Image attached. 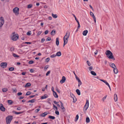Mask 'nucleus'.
Listing matches in <instances>:
<instances>
[{"label":"nucleus","mask_w":124,"mask_h":124,"mask_svg":"<svg viewBox=\"0 0 124 124\" xmlns=\"http://www.w3.org/2000/svg\"><path fill=\"white\" fill-rule=\"evenodd\" d=\"M53 94L54 97L55 98H58V96L57 94V93L55 92H53Z\"/></svg>","instance_id":"a211bd4d"},{"label":"nucleus","mask_w":124,"mask_h":124,"mask_svg":"<svg viewBox=\"0 0 124 124\" xmlns=\"http://www.w3.org/2000/svg\"><path fill=\"white\" fill-rule=\"evenodd\" d=\"M48 65H47L44 68V70H45V69H46L45 70H46L48 68Z\"/></svg>","instance_id":"6e6d98bb"},{"label":"nucleus","mask_w":124,"mask_h":124,"mask_svg":"<svg viewBox=\"0 0 124 124\" xmlns=\"http://www.w3.org/2000/svg\"><path fill=\"white\" fill-rule=\"evenodd\" d=\"M41 32H42L41 31H39L38 32V33L37 34V35L38 36H39V35L41 34Z\"/></svg>","instance_id":"338daca9"},{"label":"nucleus","mask_w":124,"mask_h":124,"mask_svg":"<svg viewBox=\"0 0 124 124\" xmlns=\"http://www.w3.org/2000/svg\"><path fill=\"white\" fill-rule=\"evenodd\" d=\"M10 37L11 39L14 41H16L18 39L19 36L17 34H16L14 32L12 33L10 35Z\"/></svg>","instance_id":"7ed1b4c3"},{"label":"nucleus","mask_w":124,"mask_h":124,"mask_svg":"<svg viewBox=\"0 0 124 124\" xmlns=\"http://www.w3.org/2000/svg\"><path fill=\"white\" fill-rule=\"evenodd\" d=\"M109 65L111 67L113 68V69L115 68L116 67L115 64L113 63H110Z\"/></svg>","instance_id":"f8f14e48"},{"label":"nucleus","mask_w":124,"mask_h":124,"mask_svg":"<svg viewBox=\"0 0 124 124\" xmlns=\"http://www.w3.org/2000/svg\"><path fill=\"white\" fill-rule=\"evenodd\" d=\"M55 113L57 115H59V112L58 111H55Z\"/></svg>","instance_id":"3c124183"},{"label":"nucleus","mask_w":124,"mask_h":124,"mask_svg":"<svg viewBox=\"0 0 124 124\" xmlns=\"http://www.w3.org/2000/svg\"><path fill=\"white\" fill-rule=\"evenodd\" d=\"M22 94V93L19 92L17 93V95L18 96H20Z\"/></svg>","instance_id":"4d7b16f0"},{"label":"nucleus","mask_w":124,"mask_h":124,"mask_svg":"<svg viewBox=\"0 0 124 124\" xmlns=\"http://www.w3.org/2000/svg\"><path fill=\"white\" fill-rule=\"evenodd\" d=\"M76 92L78 95H80V92L79 89H76Z\"/></svg>","instance_id":"412c9836"},{"label":"nucleus","mask_w":124,"mask_h":124,"mask_svg":"<svg viewBox=\"0 0 124 124\" xmlns=\"http://www.w3.org/2000/svg\"><path fill=\"white\" fill-rule=\"evenodd\" d=\"M107 96L106 95L104 97H103V98L102 99V100H103V101H104L106 99V98Z\"/></svg>","instance_id":"8fccbe9b"},{"label":"nucleus","mask_w":124,"mask_h":124,"mask_svg":"<svg viewBox=\"0 0 124 124\" xmlns=\"http://www.w3.org/2000/svg\"><path fill=\"white\" fill-rule=\"evenodd\" d=\"M14 67H11L9 68L8 70L10 71H12L14 70Z\"/></svg>","instance_id":"c85d7f7f"},{"label":"nucleus","mask_w":124,"mask_h":124,"mask_svg":"<svg viewBox=\"0 0 124 124\" xmlns=\"http://www.w3.org/2000/svg\"><path fill=\"white\" fill-rule=\"evenodd\" d=\"M66 80V78L65 76H63L62 77V79L60 81L61 84H62L64 83Z\"/></svg>","instance_id":"9b49d317"},{"label":"nucleus","mask_w":124,"mask_h":124,"mask_svg":"<svg viewBox=\"0 0 124 124\" xmlns=\"http://www.w3.org/2000/svg\"><path fill=\"white\" fill-rule=\"evenodd\" d=\"M14 48L13 47H12L10 49V51H13L14 50Z\"/></svg>","instance_id":"49530a36"},{"label":"nucleus","mask_w":124,"mask_h":124,"mask_svg":"<svg viewBox=\"0 0 124 124\" xmlns=\"http://www.w3.org/2000/svg\"><path fill=\"white\" fill-rule=\"evenodd\" d=\"M59 39L58 38H56V45L57 46H58L59 45Z\"/></svg>","instance_id":"2eb2a0df"},{"label":"nucleus","mask_w":124,"mask_h":124,"mask_svg":"<svg viewBox=\"0 0 124 124\" xmlns=\"http://www.w3.org/2000/svg\"><path fill=\"white\" fill-rule=\"evenodd\" d=\"M32 6V4L28 5L27 6V8H31Z\"/></svg>","instance_id":"cd10ccee"},{"label":"nucleus","mask_w":124,"mask_h":124,"mask_svg":"<svg viewBox=\"0 0 124 124\" xmlns=\"http://www.w3.org/2000/svg\"><path fill=\"white\" fill-rule=\"evenodd\" d=\"M73 15L74 16L75 19V20L77 22H78V20L77 19V18H76V17L74 15V14H73Z\"/></svg>","instance_id":"37998d69"},{"label":"nucleus","mask_w":124,"mask_h":124,"mask_svg":"<svg viewBox=\"0 0 124 124\" xmlns=\"http://www.w3.org/2000/svg\"><path fill=\"white\" fill-rule=\"evenodd\" d=\"M54 90V87L53 86H52V88H51V90H52V91H53V93L54 92H55Z\"/></svg>","instance_id":"774afa93"},{"label":"nucleus","mask_w":124,"mask_h":124,"mask_svg":"<svg viewBox=\"0 0 124 124\" xmlns=\"http://www.w3.org/2000/svg\"><path fill=\"white\" fill-rule=\"evenodd\" d=\"M76 79L78 81L79 80H80L79 78L77 76H76V77H75Z\"/></svg>","instance_id":"13d9d810"},{"label":"nucleus","mask_w":124,"mask_h":124,"mask_svg":"<svg viewBox=\"0 0 124 124\" xmlns=\"http://www.w3.org/2000/svg\"><path fill=\"white\" fill-rule=\"evenodd\" d=\"M7 90V89L6 88H4L2 89V91L4 92H6Z\"/></svg>","instance_id":"2f4dec72"},{"label":"nucleus","mask_w":124,"mask_h":124,"mask_svg":"<svg viewBox=\"0 0 124 124\" xmlns=\"http://www.w3.org/2000/svg\"><path fill=\"white\" fill-rule=\"evenodd\" d=\"M51 40V38L50 37H48L46 39L47 41H50Z\"/></svg>","instance_id":"a18cd8bd"},{"label":"nucleus","mask_w":124,"mask_h":124,"mask_svg":"<svg viewBox=\"0 0 124 124\" xmlns=\"http://www.w3.org/2000/svg\"><path fill=\"white\" fill-rule=\"evenodd\" d=\"M78 87H79L80 85H82V82H81L80 80H79L78 81Z\"/></svg>","instance_id":"473e14b6"},{"label":"nucleus","mask_w":124,"mask_h":124,"mask_svg":"<svg viewBox=\"0 0 124 124\" xmlns=\"http://www.w3.org/2000/svg\"><path fill=\"white\" fill-rule=\"evenodd\" d=\"M52 16L54 18H56L57 17V15L56 14H52Z\"/></svg>","instance_id":"bb28decb"},{"label":"nucleus","mask_w":124,"mask_h":124,"mask_svg":"<svg viewBox=\"0 0 124 124\" xmlns=\"http://www.w3.org/2000/svg\"><path fill=\"white\" fill-rule=\"evenodd\" d=\"M90 15L92 16H93H93H94V14H93V13L92 12H90Z\"/></svg>","instance_id":"052dcab7"},{"label":"nucleus","mask_w":124,"mask_h":124,"mask_svg":"<svg viewBox=\"0 0 124 124\" xmlns=\"http://www.w3.org/2000/svg\"><path fill=\"white\" fill-rule=\"evenodd\" d=\"M78 118L79 116L78 115H77L76 116V117L75 118V122H76L77 121Z\"/></svg>","instance_id":"7c9ffc66"},{"label":"nucleus","mask_w":124,"mask_h":124,"mask_svg":"<svg viewBox=\"0 0 124 124\" xmlns=\"http://www.w3.org/2000/svg\"><path fill=\"white\" fill-rule=\"evenodd\" d=\"M56 56V54H53L52 55H51L50 56V57L51 58H53L55 57Z\"/></svg>","instance_id":"58836bf2"},{"label":"nucleus","mask_w":124,"mask_h":124,"mask_svg":"<svg viewBox=\"0 0 124 124\" xmlns=\"http://www.w3.org/2000/svg\"><path fill=\"white\" fill-rule=\"evenodd\" d=\"M92 17L93 18V20L94 21L95 23H96V18H95V17L94 15V16L93 15V16Z\"/></svg>","instance_id":"c03bdc74"},{"label":"nucleus","mask_w":124,"mask_h":124,"mask_svg":"<svg viewBox=\"0 0 124 124\" xmlns=\"http://www.w3.org/2000/svg\"><path fill=\"white\" fill-rule=\"evenodd\" d=\"M61 55V53L60 51L56 53V56H60Z\"/></svg>","instance_id":"6ab92c4d"},{"label":"nucleus","mask_w":124,"mask_h":124,"mask_svg":"<svg viewBox=\"0 0 124 124\" xmlns=\"http://www.w3.org/2000/svg\"><path fill=\"white\" fill-rule=\"evenodd\" d=\"M8 102L9 104H12L13 102L11 100H8Z\"/></svg>","instance_id":"e433bc0d"},{"label":"nucleus","mask_w":124,"mask_h":124,"mask_svg":"<svg viewBox=\"0 0 124 124\" xmlns=\"http://www.w3.org/2000/svg\"><path fill=\"white\" fill-rule=\"evenodd\" d=\"M105 54L107 55V57L109 59H112L114 61L115 60V59L112 53L110 51L107 50L105 52Z\"/></svg>","instance_id":"f257e3e1"},{"label":"nucleus","mask_w":124,"mask_h":124,"mask_svg":"<svg viewBox=\"0 0 124 124\" xmlns=\"http://www.w3.org/2000/svg\"><path fill=\"white\" fill-rule=\"evenodd\" d=\"M114 72L116 74L118 73V70L117 69L116 67L114 69Z\"/></svg>","instance_id":"4468645a"},{"label":"nucleus","mask_w":124,"mask_h":124,"mask_svg":"<svg viewBox=\"0 0 124 124\" xmlns=\"http://www.w3.org/2000/svg\"><path fill=\"white\" fill-rule=\"evenodd\" d=\"M70 95L72 98H75V97L72 93H70Z\"/></svg>","instance_id":"72a5a7b5"},{"label":"nucleus","mask_w":124,"mask_h":124,"mask_svg":"<svg viewBox=\"0 0 124 124\" xmlns=\"http://www.w3.org/2000/svg\"><path fill=\"white\" fill-rule=\"evenodd\" d=\"M30 71L31 73H33L34 72V70L32 69H31L30 70Z\"/></svg>","instance_id":"680f3d73"},{"label":"nucleus","mask_w":124,"mask_h":124,"mask_svg":"<svg viewBox=\"0 0 124 124\" xmlns=\"http://www.w3.org/2000/svg\"><path fill=\"white\" fill-rule=\"evenodd\" d=\"M31 85V84L30 83H26V85L24 86V87H28V86H30Z\"/></svg>","instance_id":"b1692460"},{"label":"nucleus","mask_w":124,"mask_h":124,"mask_svg":"<svg viewBox=\"0 0 124 124\" xmlns=\"http://www.w3.org/2000/svg\"><path fill=\"white\" fill-rule=\"evenodd\" d=\"M31 31H28V32L26 34L28 35H30L31 34V33H30Z\"/></svg>","instance_id":"09e8293b"},{"label":"nucleus","mask_w":124,"mask_h":124,"mask_svg":"<svg viewBox=\"0 0 124 124\" xmlns=\"http://www.w3.org/2000/svg\"><path fill=\"white\" fill-rule=\"evenodd\" d=\"M4 19L3 17L1 16L0 18V28L2 26L4 23Z\"/></svg>","instance_id":"0eeeda50"},{"label":"nucleus","mask_w":124,"mask_h":124,"mask_svg":"<svg viewBox=\"0 0 124 124\" xmlns=\"http://www.w3.org/2000/svg\"><path fill=\"white\" fill-rule=\"evenodd\" d=\"M86 122L87 123H89L90 122V120L89 117H87L86 118Z\"/></svg>","instance_id":"a878e982"},{"label":"nucleus","mask_w":124,"mask_h":124,"mask_svg":"<svg viewBox=\"0 0 124 124\" xmlns=\"http://www.w3.org/2000/svg\"><path fill=\"white\" fill-rule=\"evenodd\" d=\"M13 56L15 57H17L18 58L19 57V56L17 55L15 53H13Z\"/></svg>","instance_id":"c756f323"},{"label":"nucleus","mask_w":124,"mask_h":124,"mask_svg":"<svg viewBox=\"0 0 124 124\" xmlns=\"http://www.w3.org/2000/svg\"><path fill=\"white\" fill-rule=\"evenodd\" d=\"M48 118H49L53 120L55 118V117L54 116H48Z\"/></svg>","instance_id":"4be33fe9"},{"label":"nucleus","mask_w":124,"mask_h":124,"mask_svg":"<svg viewBox=\"0 0 124 124\" xmlns=\"http://www.w3.org/2000/svg\"><path fill=\"white\" fill-rule=\"evenodd\" d=\"M50 71H48L46 74V76H48V75L50 73Z\"/></svg>","instance_id":"603ef678"},{"label":"nucleus","mask_w":124,"mask_h":124,"mask_svg":"<svg viewBox=\"0 0 124 124\" xmlns=\"http://www.w3.org/2000/svg\"><path fill=\"white\" fill-rule=\"evenodd\" d=\"M77 22L78 23V28L80 27V25L79 21H78V22Z\"/></svg>","instance_id":"0e129e2a"},{"label":"nucleus","mask_w":124,"mask_h":124,"mask_svg":"<svg viewBox=\"0 0 124 124\" xmlns=\"http://www.w3.org/2000/svg\"><path fill=\"white\" fill-rule=\"evenodd\" d=\"M13 113H15L16 115L19 114L23 113L22 112H17L15 111H13Z\"/></svg>","instance_id":"aec40b11"},{"label":"nucleus","mask_w":124,"mask_h":124,"mask_svg":"<svg viewBox=\"0 0 124 124\" xmlns=\"http://www.w3.org/2000/svg\"><path fill=\"white\" fill-rule=\"evenodd\" d=\"M114 99L115 101H116L117 100V95L116 94H115L114 95Z\"/></svg>","instance_id":"ddd939ff"},{"label":"nucleus","mask_w":124,"mask_h":124,"mask_svg":"<svg viewBox=\"0 0 124 124\" xmlns=\"http://www.w3.org/2000/svg\"><path fill=\"white\" fill-rule=\"evenodd\" d=\"M34 62L32 60H31L29 61V62L28 63L29 64H31L33 63H34Z\"/></svg>","instance_id":"ea45409f"},{"label":"nucleus","mask_w":124,"mask_h":124,"mask_svg":"<svg viewBox=\"0 0 124 124\" xmlns=\"http://www.w3.org/2000/svg\"><path fill=\"white\" fill-rule=\"evenodd\" d=\"M48 113H47V112H45L41 114L40 116L42 117H44Z\"/></svg>","instance_id":"dca6fc26"},{"label":"nucleus","mask_w":124,"mask_h":124,"mask_svg":"<svg viewBox=\"0 0 124 124\" xmlns=\"http://www.w3.org/2000/svg\"><path fill=\"white\" fill-rule=\"evenodd\" d=\"M7 63L6 62H3L0 64V66L2 68H6L7 66Z\"/></svg>","instance_id":"6e6552de"},{"label":"nucleus","mask_w":124,"mask_h":124,"mask_svg":"<svg viewBox=\"0 0 124 124\" xmlns=\"http://www.w3.org/2000/svg\"><path fill=\"white\" fill-rule=\"evenodd\" d=\"M72 98L73 99V102H76L77 101V99L76 97H75V98Z\"/></svg>","instance_id":"79ce46f5"},{"label":"nucleus","mask_w":124,"mask_h":124,"mask_svg":"<svg viewBox=\"0 0 124 124\" xmlns=\"http://www.w3.org/2000/svg\"><path fill=\"white\" fill-rule=\"evenodd\" d=\"M89 105V101L88 100H86V102L84 106V111L85 112H85H86L87 109H88V107Z\"/></svg>","instance_id":"39448f33"},{"label":"nucleus","mask_w":124,"mask_h":124,"mask_svg":"<svg viewBox=\"0 0 124 124\" xmlns=\"http://www.w3.org/2000/svg\"><path fill=\"white\" fill-rule=\"evenodd\" d=\"M92 68H93L92 66H90L89 67V70L90 71H91L92 70Z\"/></svg>","instance_id":"69168bd1"},{"label":"nucleus","mask_w":124,"mask_h":124,"mask_svg":"<svg viewBox=\"0 0 124 124\" xmlns=\"http://www.w3.org/2000/svg\"><path fill=\"white\" fill-rule=\"evenodd\" d=\"M56 31H51V35H54L55 34Z\"/></svg>","instance_id":"a19ab883"},{"label":"nucleus","mask_w":124,"mask_h":124,"mask_svg":"<svg viewBox=\"0 0 124 124\" xmlns=\"http://www.w3.org/2000/svg\"><path fill=\"white\" fill-rule=\"evenodd\" d=\"M26 73V72H23L21 74L23 75H24Z\"/></svg>","instance_id":"e2e57ef3"},{"label":"nucleus","mask_w":124,"mask_h":124,"mask_svg":"<svg viewBox=\"0 0 124 124\" xmlns=\"http://www.w3.org/2000/svg\"><path fill=\"white\" fill-rule=\"evenodd\" d=\"M0 109L2 111H5V109L3 107L2 104H0Z\"/></svg>","instance_id":"9d476101"},{"label":"nucleus","mask_w":124,"mask_h":124,"mask_svg":"<svg viewBox=\"0 0 124 124\" xmlns=\"http://www.w3.org/2000/svg\"><path fill=\"white\" fill-rule=\"evenodd\" d=\"M35 101V100L34 99H33L30 100L29 101H28V102H31L33 103Z\"/></svg>","instance_id":"5701e85b"},{"label":"nucleus","mask_w":124,"mask_h":124,"mask_svg":"<svg viewBox=\"0 0 124 124\" xmlns=\"http://www.w3.org/2000/svg\"><path fill=\"white\" fill-rule=\"evenodd\" d=\"M19 9L17 7H15L13 9V11L16 15H18L19 14Z\"/></svg>","instance_id":"423d86ee"},{"label":"nucleus","mask_w":124,"mask_h":124,"mask_svg":"<svg viewBox=\"0 0 124 124\" xmlns=\"http://www.w3.org/2000/svg\"><path fill=\"white\" fill-rule=\"evenodd\" d=\"M87 63L88 65L89 66H90L91 64V63H90L89 61H87Z\"/></svg>","instance_id":"4c0bfd02"},{"label":"nucleus","mask_w":124,"mask_h":124,"mask_svg":"<svg viewBox=\"0 0 124 124\" xmlns=\"http://www.w3.org/2000/svg\"><path fill=\"white\" fill-rule=\"evenodd\" d=\"M88 31H83V35L84 36L86 35Z\"/></svg>","instance_id":"c9c22d12"},{"label":"nucleus","mask_w":124,"mask_h":124,"mask_svg":"<svg viewBox=\"0 0 124 124\" xmlns=\"http://www.w3.org/2000/svg\"><path fill=\"white\" fill-rule=\"evenodd\" d=\"M70 34V32L69 31L67 32L65 36L63 38L64 43L63 46L66 45L67 43L68 39L69 38Z\"/></svg>","instance_id":"f03ea898"},{"label":"nucleus","mask_w":124,"mask_h":124,"mask_svg":"<svg viewBox=\"0 0 124 124\" xmlns=\"http://www.w3.org/2000/svg\"><path fill=\"white\" fill-rule=\"evenodd\" d=\"M13 116H8L6 118V122L7 124H9L12 119Z\"/></svg>","instance_id":"20e7f679"},{"label":"nucleus","mask_w":124,"mask_h":124,"mask_svg":"<svg viewBox=\"0 0 124 124\" xmlns=\"http://www.w3.org/2000/svg\"><path fill=\"white\" fill-rule=\"evenodd\" d=\"M59 101L61 104V109L62 110V112H64L65 111V108L63 107V104L62 102L60 101Z\"/></svg>","instance_id":"1a4fd4ad"},{"label":"nucleus","mask_w":124,"mask_h":124,"mask_svg":"<svg viewBox=\"0 0 124 124\" xmlns=\"http://www.w3.org/2000/svg\"><path fill=\"white\" fill-rule=\"evenodd\" d=\"M25 43V44H31V42H26L24 43Z\"/></svg>","instance_id":"864d4df0"},{"label":"nucleus","mask_w":124,"mask_h":124,"mask_svg":"<svg viewBox=\"0 0 124 124\" xmlns=\"http://www.w3.org/2000/svg\"><path fill=\"white\" fill-rule=\"evenodd\" d=\"M53 107L54 108H55L56 109V110H57L58 109L57 107L55 106L54 104H53Z\"/></svg>","instance_id":"bf43d9fd"},{"label":"nucleus","mask_w":124,"mask_h":124,"mask_svg":"<svg viewBox=\"0 0 124 124\" xmlns=\"http://www.w3.org/2000/svg\"><path fill=\"white\" fill-rule=\"evenodd\" d=\"M90 72L91 74L93 76H96V73L94 71H91Z\"/></svg>","instance_id":"393cba45"},{"label":"nucleus","mask_w":124,"mask_h":124,"mask_svg":"<svg viewBox=\"0 0 124 124\" xmlns=\"http://www.w3.org/2000/svg\"><path fill=\"white\" fill-rule=\"evenodd\" d=\"M50 60V58L49 57L47 58L46 59V61L48 62Z\"/></svg>","instance_id":"de8ad7c7"},{"label":"nucleus","mask_w":124,"mask_h":124,"mask_svg":"<svg viewBox=\"0 0 124 124\" xmlns=\"http://www.w3.org/2000/svg\"><path fill=\"white\" fill-rule=\"evenodd\" d=\"M31 93V92L30 91H28L27 92L25 95H29Z\"/></svg>","instance_id":"f704fd0d"},{"label":"nucleus","mask_w":124,"mask_h":124,"mask_svg":"<svg viewBox=\"0 0 124 124\" xmlns=\"http://www.w3.org/2000/svg\"><path fill=\"white\" fill-rule=\"evenodd\" d=\"M48 97L47 95L46 94H45L44 96H42L40 99H43L46 98Z\"/></svg>","instance_id":"f3484780"},{"label":"nucleus","mask_w":124,"mask_h":124,"mask_svg":"<svg viewBox=\"0 0 124 124\" xmlns=\"http://www.w3.org/2000/svg\"><path fill=\"white\" fill-rule=\"evenodd\" d=\"M40 110L39 108H37L35 110V112L36 113H38Z\"/></svg>","instance_id":"5fc2aeb1"}]
</instances>
